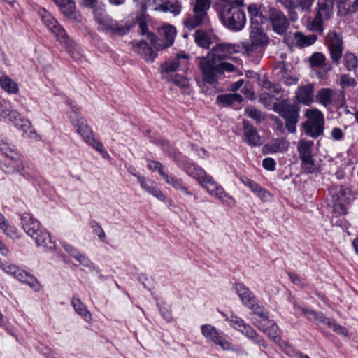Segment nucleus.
Returning a JSON list of instances; mask_svg holds the SVG:
<instances>
[{
    "label": "nucleus",
    "mask_w": 358,
    "mask_h": 358,
    "mask_svg": "<svg viewBox=\"0 0 358 358\" xmlns=\"http://www.w3.org/2000/svg\"><path fill=\"white\" fill-rule=\"evenodd\" d=\"M315 0H298L297 6L299 7L302 11L308 12Z\"/></svg>",
    "instance_id": "obj_60"
},
{
    "label": "nucleus",
    "mask_w": 358,
    "mask_h": 358,
    "mask_svg": "<svg viewBox=\"0 0 358 358\" xmlns=\"http://www.w3.org/2000/svg\"><path fill=\"white\" fill-rule=\"evenodd\" d=\"M245 113L250 118L253 119L257 122L262 121L264 117V115L260 110L252 106L246 108Z\"/></svg>",
    "instance_id": "obj_49"
},
{
    "label": "nucleus",
    "mask_w": 358,
    "mask_h": 358,
    "mask_svg": "<svg viewBox=\"0 0 358 358\" xmlns=\"http://www.w3.org/2000/svg\"><path fill=\"white\" fill-rule=\"evenodd\" d=\"M148 169L152 171H157L162 178L166 173L163 170L162 164L158 161H151L148 159Z\"/></svg>",
    "instance_id": "obj_53"
},
{
    "label": "nucleus",
    "mask_w": 358,
    "mask_h": 358,
    "mask_svg": "<svg viewBox=\"0 0 358 358\" xmlns=\"http://www.w3.org/2000/svg\"><path fill=\"white\" fill-rule=\"evenodd\" d=\"M165 182L172 186L174 189L179 190L183 185L182 180L180 178L176 177L173 175H169L166 173L162 177Z\"/></svg>",
    "instance_id": "obj_44"
},
{
    "label": "nucleus",
    "mask_w": 358,
    "mask_h": 358,
    "mask_svg": "<svg viewBox=\"0 0 358 358\" xmlns=\"http://www.w3.org/2000/svg\"><path fill=\"white\" fill-rule=\"evenodd\" d=\"M182 169L187 175L196 179L211 196L219 200L228 197L222 187L214 181L213 177L208 175L201 167L187 161L183 164Z\"/></svg>",
    "instance_id": "obj_2"
},
{
    "label": "nucleus",
    "mask_w": 358,
    "mask_h": 358,
    "mask_svg": "<svg viewBox=\"0 0 358 358\" xmlns=\"http://www.w3.org/2000/svg\"><path fill=\"white\" fill-rule=\"evenodd\" d=\"M243 99L238 93L220 94L217 96L216 101L224 106H229L234 103H241Z\"/></svg>",
    "instance_id": "obj_31"
},
{
    "label": "nucleus",
    "mask_w": 358,
    "mask_h": 358,
    "mask_svg": "<svg viewBox=\"0 0 358 358\" xmlns=\"http://www.w3.org/2000/svg\"><path fill=\"white\" fill-rule=\"evenodd\" d=\"M331 137L335 141H340L343 137V133L342 130L338 127L334 128L331 131Z\"/></svg>",
    "instance_id": "obj_64"
},
{
    "label": "nucleus",
    "mask_w": 358,
    "mask_h": 358,
    "mask_svg": "<svg viewBox=\"0 0 358 358\" xmlns=\"http://www.w3.org/2000/svg\"><path fill=\"white\" fill-rule=\"evenodd\" d=\"M78 46H65L66 52L75 60H79L81 55L77 51Z\"/></svg>",
    "instance_id": "obj_59"
},
{
    "label": "nucleus",
    "mask_w": 358,
    "mask_h": 358,
    "mask_svg": "<svg viewBox=\"0 0 358 358\" xmlns=\"http://www.w3.org/2000/svg\"><path fill=\"white\" fill-rule=\"evenodd\" d=\"M134 25V23L133 22H125L123 24L117 23L115 21V25L113 26L110 31L115 34L122 36L127 34Z\"/></svg>",
    "instance_id": "obj_43"
},
{
    "label": "nucleus",
    "mask_w": 358,
    "mask_h": 358,
    "mask_svg": "<svg viewBox=\"0 0 358 358\" xmlns=\"http://www.w3.org/2000/svg\"><path fill=\"white\" fill-rule=\"evenodd\" d=\"M62 246L64 249L68 252L72 257L77 258L80 254V252L72 245H69L67 243H62Z\"/></svg>",
    "instance_id": "obj_61"
},
{
    "label": "nucleus",
    "mask_w": 358,
    "mask_h": 358,
    "mask_svg": "<svg viewBox=\"0 0 358 358\" xmlns=\"http://www.w3.org/2000/svg\"><path fill=\"white\" fill-rule=\"evenodd\" d=\"M296 45H313L317 40L315 34L303 35L300 31H296L293 34Z\"/></svg>",
    "instance_id": "obj_41"
},
{
    "label": "nucleus",
    "mask_w": 358,
    "mask_h": 358,
    "mask_svg": "<svg viewBox=\"0 0 358 358\" xmlns=\"http://www.w3.org/2000/svg\"><path fill=\"white\" fill-rule=\"evenodd\" d=\"M138 182L140 183L141 188L152 194L153 196L162 201L165 200V195L157 187L156 183L154 181L143 176L138 177Z\"/></svg>",
    "instance_id": "obj_22"
},
{
    "label": "nucleus",
    "mask_w": 358,
    "mask_h": 358,
    "mask_svg": "<svg viewBox=\"0 0 358 358\" xmlns=\"http://www.w3.org/2000/svg\"><path fill=\"white\" fill-rule=\"evenodd\" d=\"M240 180L241 183H243L245 186L248 187L253 193H255V192L257 191V189L259 186L258 183L248 178L246 176H241Z\"/></svg>",
    "instance_id": "obj_57"
},
{
    "label": "nucleus",
    "mask_w": 358,
    "mask_h": 358,
    "mask_svg": "<svg viewBox=\"0 0 358 358\" xmlns=\"http://www.w3.org/2000/svg\"><path fill=\"white\" fill-rule=\"evenodd\" d=\"M22 227L26 234L34 239L38 247L53 250L56 245L49 232L41 227L40 222L29 213L21 215Z\"/></svg>",
    "instance_id": "obj_3"
},
{
    "label": "nucleus",
    "mask_w": 358,
    "mask_h": 358,
    "mask_svg": "<svg viewBox=\"0 0 358 358\" xmlns=\"http://www.w3.org/2000/svg\"><path fill=\"white\" fill-rule=\"evenodd\" d=\"M90 227L93 229V233L97 235L101 241H103L106 238V235L100 224L96 220H91L90 222Z\"/></svg>",
    "instance_id": "obj_52"
},
{
    "label": "nucleus",
    "mask_w": 358,
    "mask_h": 358,
    "mask_svg": "<svg viewBox=\"0 0 358 358\" xmlns=\"http://www.w3.org/2000/svg\"><path fill=\"white\" fill-rule=\"evenodd\" d=\"M254 324L260 330L268 336V337L274 342H278L280 340L279 336L278 327L277 324L271 321L268 320V322L262 323L260 320L254 319Z\"/></svg>",
    "instance_id": "obj_17"
},
{
    "label": "nucleus",
    "mask_w": 358,
    "mask_h": 358,
    "mask_svg": "<svg viewBox=\"0 0 358 358\" xmlns=\"http://www.w3.org/2000/svg\"><path fill=\"white\" fill-rule=\"evenodd\" d=\"M0 229L6 236L13 239H17L20 238L18 230L15 226L10 225L8 222L3 224Z\"/></svg>",
    "instance_id": "obj_46"
},
{
    "label": "nucleus",
    "mask_w": 358,
    "mask_h": 358,
    "mask_svg": "<svg viewBox=\"0 0 358 358\" xmlns=\"http://www.w3.org/2000/svg\"><path fill=\"white\" fill-rule=\"evenodd\" d=\"M327 40L329 45H342L343 43L342 36L334 31L328 34Z\"/></svg>",
    "instance_id": "obj_54"
},
{
    "label": "nucleus",
    "mask_w": 358,
    "mask_h": 358,
    "mask_svg": "<svg viewBox=\"0 0 358 358\" xmlns=\"http://www.w3.org/2000/svg\"><path fill=\"white\" fill-rule=\"evenodd\" d=\"M201 331L202 335L207 340L220 346L223 350H234L231 343L227 340V335L222 331H219L214 326L211 324H203L201 327Z\"/></svg>",
    "instance_id": "obj_11"
},
{
    "label": "nucleus",
    "mask_w": 358,
    "mask_h": 358,
    "mask_svg": "<svg viewBox=\"0 0 358 358\" xmlns=\"http://www.w3.org/2000/svg\"><path fill=\"white\" fill-rule=\"evenodd\" d=\"M182 64L177 59L167 61L160 65L159 71L162 73V78L169 80V74L177 71Z\"/></svg>",
    "instance_id": "obj_32"
},
{
    "label": "nucleus",
    "mask_w": 358,
    "mask_h": 358,
    "mask_svg": "<svg viewBox=\"0 0 358 358\" xmlns=\"http://www.w3.org/2000/svg\"><path fill=\"white\" fill-rule=\"evenodd\" d=\"M169 81H172L176 85L180 88H184L187 85V81L184 77L175 76L174 78H170Z\"/></svg>",
    "instance_id": "obj_62"
},
{
    "label": "nucleus",
    "mask_w": 358,
    "mask_h": 358,
    "mask_svg": "<svg viewBox=\"0 0 358 358\" xmlns=\"http://www.w3.org/2000/svg\"><path fill=\"white\" fill-rule=\"evenodd\" d=\"M248 308L252 310L255 315L252 318L253 322L254 319L260 320L262 323L268 322V320H269L268 312L265 310L264 307L259 305L257 301L252 304Z\"/></svg>",
    "instance_id": "obj_34"
},
{
    "label": "nucleus",
    "mask_w": 358,
    "mask_h": 358,
    "mask_svg": "<svg viewBox=\"0 0 358 358\" xmlns=\"http://www.w3.org/2000/svg\"><path fill=\"white\" fill-rule=\"evenodd\" d=\"M0 85L9 94H16L19 90L17 84L6 76L0 78Z\"/></svg>",
    "instance_id": "obj_38"
},
{
    "label": "nucleus",
    "mask_w": 358,
    "mask_h": 358,
    "mask_svg": "<svg viewBox=\"0 0 358 358\" xmlns=\"http://www.w3.org/2000/svg\"><path fill=\"white\" fill-rule=\"evenodd\" d=\"M316 15L324 21L328 20L332 14L333 3L330 0H319Z\"/></svg>",
    "instance_id": "obj_28"
},
{
    "label": "nucleus",
    "mask_w": 358,
    "mask_h": 358,
    "mask_svg": "<svg viewBox=\"0 0 358 358\" xmlns=\"http://www.w3.org/2000/svg\"><path fill=\"white\" fill-rule=\"evenodd\" d=\"M251 45H266L268 43V37L258 26L253 25L250 31Z\"/></svg>",
    "instance_id": "obj_29"
},
{
    "label": "nucleus",
    "mask_w": 358,
    "mask_h": 358,
    "mask_svg": "<svg viewBox=\"0 0 358 358\" xmlns=\"http://www.w3.org/2000/svg\"><path fill=\"white\" fill-rule=\"evenodd\" d=\"M194 41L198 45H222L215 34L201 30L195 32Z\"/></svg>",
    "instance_id": "obj_23"
},
{
    "label": "nucleus",
    "mask_w": 358,
    "mask_h": 358,
    "mask_svg": "<svg viewBox=\"0 0 358 358\" xmlns=\"http://www.w3.org/2000/svg\"><path fill=\"white\" fill-rule=\"evenodd\" d=\"M323 22L324 20L321 17L315 15V18L308 23L307 28L310 31L321 33L323 31Z\"/></svg>",
    "instance_id": "obj_47"
},
{
    "label": "nucleus",
    "mask_w": 358,
    "mask_h": 358,
    "mask_svg": "<svg viewBox=\"0 0 358 358\" xmlns=\"http://www.w3.org/2000/svg\"><path fill=\"white\" fill-rule=\"evenodd\" d=\"M40 15L43 23L48 27L61 43L70 44L72 40L67 36L65 30L58 24L57 20L45 9H40Z\"/></svg>",
    "instance_id": "obj_14"
},
{
    "label": "nucleus",
    "mask_w": 358,
    "mask_h": 358,
    "mask_svg": "<svg viewBox=\"0 0 358 358\" xmlns=\"http://www.w3.org/2000/svg\"><path fill=\"white\" fill-rule=\"evenodd\" d=\"M0 268H1L5 273H10L13 275L19 281L28 285L36 292H38L40 290L38 280L34 275L19 268L17 266L6 262L0 261Z\"/></svg>",
    "instance_id": "obj_9"
},
{
    "label": "nucleus",
    "mask_w": 358,
    "mask_h": 358,
    "mask_svg": "<svg viewBox=\"0 0 358 358\" xmlns=\"http://www.w3.org/2000/svg\"><path fill=\"white\" fill-rule=\"evenodd\" d=\"M94 19L99 26V29L102 30H111L114 25H115V21L111 17H108L105 11L102 9H95Z\"/></svg>",
    "instance_id": "obj_24"
},
{
    "label": "nucleus",
    "mask_w": 358,
    "mask_h": 358,
    "mask_svg": "<svg viewBox=\"0 0 358 358\" xmlns=\"http://www.w3.org/2000/svg\"><path fill=\"white\" fill-rule=\"evenodd\" d=\"M162 47L166 46H132V50L146 62H153Z\"/></svg>",
    "instance_id": "obj_20"
},
{
    "label": "nucleus",
    "mask_w": 358,
    "mask_h": 358,
    "mask_svg": "<svg viewBox=\"0 0 358 358\" xmlns=\"http://www.w3.org/2000/svg\"><path fill=\"white\" fill-rule=\"evenodd\" d=\"M317 101L324 106L341 107L345 105V99L343 90L335 91L330 88H322L316 94Z\"/></svg>",
    "instance_id": "obj_10"
},
{
    "label": "nucleus",
    "mask_w": 358,
    "mask_h": 358,
    "mask_svg": "<svg viewBox=\"0 0 358 358\" xmlns=\"http://www.w3.org/2000/svg\"><path fill=\"white\" fill-rule=\"evenodd\" d=\"M220 19L226 27L236 31L242 29L246 22L243 9H239L238 6H224Z\"/></svg>",
    "instance_id": "obj_7"
},
{
    "label": "nucleus",
    "mask_w": 358,
    "mask_h": 358,
    "mask_svg": "<svg viewBox=\"0 0 358 358\" xmlns=\"http://www.w3.org/2000/svg\"><path fill=\"white\" fill-rule=\"evenodd\" d=\"M199 66L203 81L211 85L217 84L218 76L224 71L232 72L235 66L225 62H221L220 58L214 52L208 54L207 57L200 59Z\"/></svg>",
    "instance_id": "obj_1"
},
{
    "label": "nucleus",
    "mask_w": 358,
    "mask_h": 358,
    "mask_svg": "<svg viewBox=\"0 0 358 358\" xmlns=\"http://www.w3.org/2000/svg\"><path fill=\"white\" fill-rule=\"evenodd\" d=\"M54 3L59 7L62 14L69 20L80 23L82 22V15L76 10V3L73 0H53Z\"/></svg>",
    "instance_id": "obj_15"
},
{
    "label": "nucleus",
    "mask_w": 358,
    "mask_h": 358,
    "mask_svg": "<svg viewBox=\"0 0 358 358\" xmlns=\"http://www.w3.org/2000/svg\"><path fill=\"white\" fill-rule=\"evenodd\" d=\"M254 194L263 202L268 201L271 198V193L260 185L258 187L257 191H255Z\"/></svg>",
    "instance_id": "obj_55"
},
{
    "label": "nucleus",
    "mask_w": 358,
    "mask_h": 358,
    "mask_svg": "<svg viewBox=\"0 0 358 358\" xmlns=\"http://www.w3.org/2000/svg\"><path fill=\"white\" fill-rule=\"evenodd\" d=\"M295 310H301L302 313L306 316L307 319L310 321H317L324 324L327 322V317L322 312H316L300 306H294Z\"/></svg>",
    "instance_id": "obj_37"
},
{
    "label": "nucleus",
    "mask_w": 358,
    "mask_h": 358,
    "mask_svg": "<svg viewBox=\"0 0 358 358\" xmlns=\"http://www.w3.org/2000/svg\"><path fill=\"white\" fill-rule=\"evenodd\" d=\"M182 10V5L181 3L178 1H166L163 3H161L158 6H157L155 8V11H160L164 13L169 12L174 15H178L180 13Z\"/></svg>",
    "instance_id": "obj_26"
},
{
    "label": "nucleus",
    "mask_w": 358,
    "mask_h": 358,
    "mask_svg": "<svg viewBox=\"0 0 358 358\" xmlns=\"http://www.w3.org/2000/svg\"><path fill=\"white\" fill-rule=\"evenodd\" d=\"M148 15L143 14L137 18V23L139 27L141 35L145 36L150 43H154L156 41L157 36L155 34L148 31Z\"/></svg>",
    "instance_id": "obj_27"
},
{
    "label": "nucleus",
    "mask_w": 358,
    "mask_h": 358,
    "mask_svg": "<svg viewBox=\"0 0 358 358\" xmlns=\"http://www.w3.org/2000/svg\"><path fill=\"white\" fill-rule=\"evenodd\" d=\"M267 18L272 30L279 35H283L289 28L288 18L280 10L275 7H268Z\"/></svg>",
    "instance_id": "obj_12"
},
{
    "label": "nucleus",
    "mask_w": 358,
    "mask_h": 358,
    "mask_svg": "<svg viewBox=\"0 0 358 358\" xmlns=\"http://www.w3.org/2000/svg\"><path fill=\"white\" fill-rule=\"evenodd\" d=\"M261 6L256 3H251L248 6V11L252 22V24H257V26L259 23H263L266 19L261 12Z\"/></svg>",
    "instance_id": "obj_36"
},
{
    "label": "nucleus",
    "mask_w": 358,
    "mask_h": 358,
    "mask_svg": "<svg viewBox=\"0 0 358 358\" xmlns=\"http://www.w3.org/2000/svg\"><path fill=\"white\" fill-rule=\"evenodd\" d=\"M0 151L6 157L13 161H19L21 159V155L15 148L3 140L0 141Z\"/></svg>",
    "instance_id": "obj_30"
},
{
    "label": "nucleus",
    "mask_w": 358,
    "mask_h": 358,
    "mask_svg": "<svg viewBox=\"0 0 358 358\" xmlns=\"http://www.w3.org/2000/svg\"><path fill=\"white\" fill-rule=\"evenodd\" d=\"M211 5L210 0H196L193 7V15L184 21L185 27L193 29L205 22L208 18L207 12Z\"/></svg>",
    "instance_id": "obj_8"
},
{
    "label": "nucleus",
    "mask_w": 358,
    "mask_h": 358,
    "mask_svg": "<svg viewBox=\"0 0 358 358\" xmlns=\"http://www.w3.org/2000/svg\"><path fill=\"white\" fill-rule=\"evenodd\" d=\"M314 143L312 141H300L298 144V152L301 160V168L308 173L315 171V160L312 155V148Z\"/></svg>",
    "instance_id": "obj_13"
},
{
    "label": "nucleus",
    "mask_w": 358,
    "mask_h": 358,
    "mask_svg": "<svg viewBox=\"0 0 358 358\" xmlns=\"http://www.w3.org/2000/svg\"><path fill=\"white\" fill-rule=\"evenodd\" d=\"M8 117L16 127L22 130L24 132H27V129L30 128V122L28 120L21 118L19 113L15 110H12L10 112Z\"/></svg>",
    "instance_id": "obj_33"
},
{
    "label": "nucleus",
    "mask_w": 358,
    "mask_h": 358,
    "mask_svg": "<svg viewBox=\"0 0 358 358\" xmlns=\"http://www.w3.org/2000/svg\"><path fill=\"white\" fill-rule=\"evenodd\" d=\"M325 61L324 56L320 52L314 53L310 58V62L313 66H322Z\"/></svg>",
    "instance_id": "obj_56"
},
{
    "label": "nucleus",
    "mask_w": 358,
    "mask_h": 358,
    "mask_svg": "<svg viewBox=\"0 0 358 358\" xmlns=\"http://www.w3.org/2000/svg\"><path fill=\"white\" fill-rule=\"evenodd\" d=\"M243 127L245 141L250 145H260L261 137L258 134L257 129L250 124L247 120L243 121Z\"/></svg>",
    "instance_id": "obj_21"
},
{
    "label": "nucleus",
    "mask_w": 358,
    "mask_h": 358,
    "mask_svg": "<svg viewBox=\"0 0 358 358\" xmlns=\"http://www.w3.org/2000/svg\"><path fill=\"white\" fill-rule=\"evenodd\" d=\"M223 315L225 317V320L231 323V327L239 331L245 324L243 320L236 315H231L229 317L226 316L225 315Z\"/></svg>",
    "instance_id": "obj_48"
},
{
    "label": "nucleus",
    "mask_w": 358,
    "mask_h": 358,
    "mask_svg": "<svg viewBox=\"0 0 358 358\" xmlns=\"http://www.w3.org/2000/svg\"><path fill=\"white\" fill-rule=\"evenodd\" d=\"M314 87L307 84L298 87L295 92L294 99L299 103L309 106L313 101Z\"/></svg>",
    "instance_id": "obj_19"
},
{
    "label": "nucleus",
    "mask_w": 358,
    "mask_h": 358,
    "mask_svg": "<svg viewBox=\"0 0 358 358\" xmlns=\"http://www.w3.org/2000/svg\"><path fill=\"white\" fill-rule=\"evenodd\" d=\"M71 305L73 306L75 311L85 321L89 322L91 320L92 315L90 311L87 309L85 305L80 301V299L73 297L71 300Z\"/></svg>",
    "instance_id": "obj_35"
},
{
    "label": "nucleus",
    "mask_w": 358,
    "mask_h": 358,
    "mask_svg": "<svg viewBox=\"0 0 358 358\" xmlns=\"http://www.w3.org/2000/svg\"><path fill=\"white\" fill-rule=\"evenodd\" d=\"M273 71L279 80L282 81L286 85H296L299 78L290 73L284 62H276Z\"/></svg>",
    "instance_id": "obj_16"
},
{
    "label": "nucleus",
    "mask_w": 358,
    "mask_h": 358,
    "mask_svg": "<svg viewBox=\"0 0 358 358\" xmlns=\"http://www.w3.org/2000/svg\"><path fill=\"white\" fill-rule=\"evenodd\" d=\"M234 290L239 296L243 304L249 308L257 300L254 294L243 284L235 283L233 285Z\"/></svg>",
    "instance_id": "obj_18"
},
{
    "label": "nucleus",
    "mask_w": 358,
    "mask_h": 358,
    "mask_svg": "<svg viewBox=\"0 0 358 358\" xmlns=\"http://www.w3.org/2000/svg\"><path fill=\"white\" fill-rule=\"evenodd\" d=\"M240 332L259 347L264 348L267 347V343L265 340L250 325L245 324Z\"/></svg>",
    "instance_id": "obj_25"
},
{
    "label": "nucleus",
    "mask_w": 358,
    "mask_h": 358,
    "mask_svg": "<svg viewBox=\"0 0 358 358\" xmlns=\"http://www.w3.org/2000/svg\"><path fill=\"white\" fill-rule=\"evenodd\" d=\"M331 59L334 62L338 63L341 59L343 53V46H328Z\"/></svg>",
    "instance_id": "obj_50"
},
{
    "label": "nucleus",
    "mask_w": 358,
    "mask_h": 358,
    "mask_svg": "<svg viewBox=\"0 0 358 358\" xmlns=\"http://www.w3.org/2000/svg\"><path fill=\"white\" fill-rule=\"evenodd\" d=\"M289 143L284 138H278L268 145L271 153L285 152L289 148Z\"/></svg>",
    "instance_id": "obj_39"
},
{
    "label": "nucleus",
    "mask_w": 358,
    "mask_h": 358,
    "mask_svg": "<svg viewBox=\"0 0 358 358\" xmlns=\"http://www.w3.org/2000/svg\"><path fill=\"white\" fill-rule=\"evenodd\" d=\"M275 111L285 120V127L290 133L296 131V125L299 119V103H289L283 99L274 105Z\"/></svg>",
    "instance_id": "obj_5"
},
{
    "label": "nucleus",
    "mask_w": 358,
    "mask_h": 358,
    "mask_svg": "<svg viewBox=\"0 0 358 358\" xmlns=\"http://www.w3.org/2000/svg\"><path fill=\"white\" fill-rule=\"evenodd\" d=\"M324 324H327L328 327L331 329L336 334L343 336H346L348 334V329L336 323L335 320H332L327 317V322H325Z\"/></svg>",
    "instance_id": "obj_45"
},
{
    "label": "nucleus",
    "mask_w": 358,
    "mask_h": 358,
    "mask_svg": "<svg viewBox=\"0 0 358 358\" xmlns=\"http://www.w3.org/2000/svg\"><path fill=\"white\" fill-rule=\"evenodd\" d=\"M159 34L164 37L167 45H172L176 35V29L172 25H165L159 29Z\"/></svg>",
    "instance_id": "obj_40"
},
{
    "label": "nucleus",
    "mask_w": 358,
    "mask_h": 358,
    "mask_svg": "<svg viewBox=\"0 0 358 358\" xmlns=\"http://www.w3.org/2000/svg\"><path fill=\"white\" fill-rule=\"evenodd\" d=\"M357 84L355 78L349 76L348 74H343L340 78V85L343 88L353 87Z\"/></svg>",
    "instance_id": "obj_51"
},
{
    "label": "nucleus",
    "mask_w": 358,
    "mask_h": 358,
    "mask_svg": "<svg viewBox=\"0 0 358 358\" xmlns=\"http://www.w3.org/2000/svg\"><path fill=\"white\" fill-rule=\"evenodd\" d=\"M76 259L85 267H90L92 264L90 259L80 253Z\"/></svg>",
    "instance_id": "obj_63"
},
{
    "label": "nucleus",
    "mask_w": 358,
    "mask_h": 358,
    "mask_svg": "<svg viewBox=\"0 0 358 358\" xmlns=\"http://www.w3.org/2000/svg\"><path fill=\"white\" fill-rule=\"evenodd\" d=\"M69 117L71 122L76 127L78 133L84 141L94 149L98 151L103 157H108V153L104 149L101 142L94 137L91 128L87 124L86 120L83 117H78L74 107L69 113Z\"/></svg>",
    "instance_id": "obj_4"
},
{
    "label": "nucleus",
    "mask_w": 358,
    "mask_h": 358,
    "mask_svg": "<svg viewBox=\"0 0 358 358\" xmlns=\"http://www.w3.org/2000/svg\"><path fill=\"white\" fill-rule=\"evenodd\" d=\"M275 161L271 157H266L262 162V166L269 171H273L275 169Z\"/></svg>",
    "instance_id": "obj_58"
},
{
    "label": "nucleus",
    "mask_w": 358,
    "mask_h": 358,
    "mask_svg": "<svg viewBox=\"0 0 358 358\" xmlns=\"http://www.w3.org/2000/svg\"><path fill=\"white\" fill-rule=\"evenodd\" d=\"M343 64L348 71H355L357 67L358 59L352 53H346L343 58Z\"/></svg>",
    "instance_id": "obj_42"
},
{
    "label": "nucleus",
    "mask_w": 358,
    "mask_h": 358,
    "mask_svg": "<svg viewBox=\"0 0 358 358\" xmlns=\"http://www.w3.org/2000/svg\"><path fill=\"white\" fill-rule=\"evenodd\" d=\"M306 116L308 120L303 123L304 134L313 138L323 136L325 123L323 113L317 109H312L307 110Z\"/></svg>",
    "instance_id": "obj_6"
}]
</instances>
